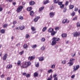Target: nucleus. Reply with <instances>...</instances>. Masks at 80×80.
Masks as SVG:
<instances>
[{
	"label": "nucleus",
	"mask_w": 80,
	"mask_h": 80,
	"mask_svg": "<svg viewBox=\"0 0 80 80\" xmlns=\"http://www.w3.org/2000/svg\"><path fill=\"white\" fill-rule=\"evenodd\" d=\"M37 46L36 44L33 45L32 46H31V47H32V48H36Z\"/></svg>",
	"instance_id": "5701e85b"
},
{
	"label": "nucleus",
	"mask_w": 80,
	"mask_h": 80,
	"mask_svg": "<svg viewBox=\"0 0 80 80\" xmlns=\"http://www.w3.org/2000/svg\"><path fill=\"white\" fill-rule=\"evenodd\" d=\"M73 37H78L80 35V33L77 32H74L73 34Z\"/></svg>",
	"instance_id": "39448f33"
},
{
	"label": "nucleus",
	"mask_w": 80,
	"mask_h": 80,
	"mask_svg": "<svg viewBox=\"0 0 80 80\" xmlns=\"http://www.w3.org/2000/svg\"><path fill=\"white\" fill-rule=\"evenodd\" d=\"M65 5L64 4H61L60 5V8H64Z\"/></svg>",
	"instance_id": "c756f323"
},
{
	"label": "nucleus",
	"mask_w": 80,
	"mask_h": 80,
	"mask_svg": "<svg viewBox=\"0 0 80 80\" xmlns=\"http://www.w3.org/2000/svg\"><path fill=\"white\" fill-rule=\"evenodd\" d=\"M19 28L21 30H23V29L25 28V27H24L23 25H22L20 27H19Z\"/></svg>",
	"instance_id": "412c9836"
},
{
	"label": "nucleus",
	"mask_w": 80,
	"mask_h": 80,
	"mask_svg": "<svg viewBox=\"0 0 80 80\" xmlns=\"http://www.w3.org/2000/svg\"><path fill=\"white\" fill-rule=\"evenodd\" d=\"M36 67H39V62H38L35 65Z\"/></svg>",
	"instance_id": "79ce46f5"
},
{
	"label": "nucleus",
	"mask_w": 80,
	"mask_h": 80,
	"mask_svg": "<svg viewBox=\"0 0 80 80\" xmlns=\"http://www.w3.org/2000/svg\"><path fill=\"white\" fill-rule=\"evenodd\" d=\"M75 60V59L73 58H71L69 62L68 63V66L70 67V66H72L73 64V62Z\"/></svg>",
	"instance_id": "f03ea898"
},
{
	"label": "nucleus",
	"mask_w": 80,
	"mask_h": 80,
	"mask_svg": "<svg viewBox=\"0 0 80 80\" xmlns=\"http://www.w3.org/2000/svg\"><path fill=\"white\" fill-rule=\"evenodd\" d=\"M49 3L48 0H47L46 1H44V4H47V3Z\"/></svg>",
	"instance_id": "a19ab883"
},
{
	"label": "nucleus",
	"mask_w": 80,
	"mask_h": 80,
	"mask_svg": "<svg viewBox=\"0 0 80 80\" xmlns=\"http://www.w3.org/2000/svg\"><path fill=\"white\" fill-rule=\"evenodd\" d=\"M29 13L30 16L31 17H33L34 16V12L33 11H30Z\"/></svg>",
	"instance_id": "9b49d317"
},
{
	"label": "nucleus",
	"mask_w": 80,
	"mask_h": 80,
	"mask_svg": "<svg viewBox=\"0 0 80 80\" xmlns=\"http://www.w3.org/2000/svg\"><path fill=\"white\" fill-rule=\"evenodd\" d=\"M3 10V8L1 7V5H0V12H2Z\"/></svg>",
	"instance_id": "c03bdc74"
},
{
	"label": "nucleus",
	"mask_w": 80,
	"mask_h": 80,
	"mask_svg": "<svg viewBox=\"0 0 80 80\" xmlns=\"http://www.w3.org/2000/svg\"><path fill=\"white\" fill-rule=\"evenodd\" d=\"M77 20V18L75 17L73 18V20Z\"/></svg>",
	"instance_id": "6e6d98bb"
},
{
	"label": "nucleus",
	"mask_w": 80,
	"mask_h": 80,
	"mask_svg": "<svg viewBox=\"0 0 80 80\" xmlns=\"http://www.w3.org/2000/svg\"><path fill=\"white\" fill-rule=\"evenodd\" d=\"M7 80H11V78L8 77L7 78Z\"/></svg>",
	"instance_id": "603ef678"
},
{
	"label": "nucleus",
	"mask_w": 80,
	"mask_h": 80,
	"mask_svg": "<svg viewBox=\"0 0 80 80\" xmlns=\"http://www.w3.org/2000/svg\"><path fill=\"white\" fill-rule=\"evenodd\" d=\"M58 75V74H57L56 73L54 74L53 75V78H55Z\"/></svg>",
	"instance_id": "f704fd0d"
},
{
	"label": "nucleus",
	"mask_w": 80,
	"mask_h": 80,
	"mask_svg": "<svg viewBox=\"0 0 80 80\" xmlns=\"http://www.w3.org/2000/svg\"><path fill=\"white\" fill-rule=\"evenodd\" d=\"M35 2L33 1H31L29 2L30 5H33Z\"/></svg>",
	"instance_id": "f3484780"
},
{
	"label": "nucleus",
	"mask_w": 80,
	"mask_h": 80,
	"mask_svg": "<svg viewBox=\"0 0 80 80\" xmlns=\"http://www.w3.org/2000/svg\"><path fill=\"white\" fill-rule=\"evenodd\" d=\"M78 10V8H75V9H74V11L75 12H77Z\"/></svg>",
	"instance_id": "49530a36"
},
{
	"label": "nucleus",
	"mask_w": 80,
	"mask_h": 80,
	"mask_svg": "<svg viewBox=\"0 0 80 80\" xmlns=\"http://www.w3.org/2000/svg\"><path fill=\"white\" fill-rule=\"evenodd\" d=\"M48 72L49 73H51V72H53V71H52V69H50L48 71Z\"/></svg>",
	"instance_id": "4c0bfd02"
},
{
	"label": "nucleus",
	"mask_w": 80,
	"mask_h": 80,
	"mask_svg": "<svg viewBox=\"0 0 80 80\" xmlns=\"http://www.w3.org/2000/svg\"><path fill=\"white\" fill-rule=\"evenodd\" d=\"M22 75H23V76H26L27 75V73L26 72H23L22 73Z\"/></svg>",
	"instance_id": "8fccbe9b"
},
{
	"label": "nucleus",
	"mask_w": 80,
	"mask_h": 80,
	"mask_svg": "<svg viewBox=\"0 0 80 80\" xmlns=\"http://www.w3.org/2000/svg\"><path fill=\"white\" fill-rule=\"evenodd\" d=\"M32 10V7H28L27 8V10L28 12H30Z\"/></svg>",
	"instance_id": "2eb2a0df"
},
{
	"label": "nucleus",
	"mask_w": 80,
	"mask_h": 80,
	"mask_svg": "<svg viewBox=\"0 0 80 80\" xmlns=\"http://www.w3.org/2000/svg\"><path fill=\"white\" fill-rule=\"evenodd\" d=\"M72 78H75V75H72L71 77Z\"/></svg>",
	"instance_id": "680f3d73"
},
{
	"label": "nucleus",
	"mask_w": 80,
	"mask_h": 80,
	"mask_svg": "<svg viewBox=\"0 0 80 80\" xmlns=\"http://www.w3.org/2000/svg\"><path fill=\"white\" fill-rule=\"evenodd\" d=\"M69 20H68V19H64L62 22V23H69Z\"/></svg>",
	"instance_id": "6e6552de"
},
{
	"label": "nucleus",
	"mask_w": 80,
	"mask_h": 80,
	"mask_svg": "<svg viewBox=\"0 0 80 80\" xmlns=\"http://www.w3.org/2000/svg\"><path fill=\"white\" fill-rule=\"evenodd\" d=\"M31 29L32 32H34L36 30V28H35L33 27H31Z\"/></svg>",
	"instance_id": "b1692460"
},
{
	"label": "nucleus",
	"mask_w": 80,
	"mask_h": 80,
	"mask_svg": "<svg viewBox=\"0 0 80 80\" xmlns=\"http://www.w3.org/2000/svg\"><path fill=\"white\" fill-rule=\"evenodd\" d=\"M8 25L6 24H4L3 26V28H6V27H7Z\"/></svg>",
	"instance_id": "2f4dec72"
},
{
	"label": "nucleus",
	"mask_w": 80,
	"mask_h": 80,
	"mask_svg": "<svg viewBox=\"0 0 80 80\" xmlns=\"http://www.w3.org/2000/svg\"><path fill=\"white\" fill-rule=\"evenodd\" d=\"M8 56V55L7 54H5L3 56L2 58V59L3 60H5L7 58V56Z\"/></svg>",
	"instance_id": "9d476101"
},
{
	"label": "nucleus",
	"mask_w": 80,
	"mask_h": 80,
	"mask_svg": "<svg viewBox=\"0 0 80 80\" xmlns=\"http://www.w3.org/2000/svg\"><path fill=\"white\" fill-rule=\"evenodd\" d=\"M31 65V62H30L29 61L27 62H25L24 63L22 64V66H21L22 68H27L29 66Z\"/></svg>",
	"instance_id": "f257e3e1"
},
{
	"label": "nucleus",
	"mask_w": 80,
	"mask_h": 80,
	"mask_svg": "<svg viewBox=\"0 0 80 80\" xmlns=\"http://www.w3.org/2000/svg\"><path fill=\"white\" fill-rule=\"evenodd\" d=\"M42 42H45V38H42Z\"/></svg>",
	"instance_id": "3c124183"
},
{
	"label": "nucleus",
	"mask_w": 80,
	"mask_h": 80,
	"mask_svg": "<svg viewBox=\"0 0 80 80\" xmlns=\"http://www.w3.org/2000/svg\"><path fill=\"white\" fill-rule=\"evenodd\" d=\"M17 64L18 66H20V65H21V61L20 60L18 61V62L17 63Z\"/></svg>",
	"instance_id": "393cba45"
},
{
	"label": "nucleus",
	"mask_w": 80,
	"mask_h": 80,
	"mask_svg": "<svg viewBox=\"0 0 80 80\" xmlns=\"http://www.w3.org/2000/svg\"><path fill=\"white\" fill-rule=\"evenodd\" d=\"M52 68H55V65H53L52 66Z\"/></svg>",
	"instance_id": "e2e57ef3"
},
{
	"label": "nucleus",
	"mask_w": 80,
	"mask_h": 80,
	"mask_svg": "<svg viewBox=\"0 0 80 80\" xmlns=\"http://www.w3.org/2000/svg\"><path fill=\"white\" fill-rule=\"evenodd\" d=\"M39 61H43V60H44V58L43 57L39 58Z\"/></svg>",
	"instance_id": "a211bd4d"
},
{
	"label": "nucleus",
	"mask_w": 80,
	"mask_h": 80,
	"mask_svg": "<svg viewBox=\"0 0 80 80\" xmlns=\"http://www.w3.org/2000/svg\"><path fill=\"white\" fill-rule=\"evenodd\" d=\"M8 2H13V0H6Z\"/></svg>",
	"instance_id": "864d4df0"
},
{
	"label": "nucleus",
	"mask_w": 80,
	"mask_h": 80,
	"mask_svg": "<svg viewBox=\"0 0 80 80\" xmlns=\"http://www.w3.org/2000/svg\"><path fill=\"white\" fill-rule=\"evenodd\" d=\"M23 18V17L21 16H20L19 17V19L20 20H22Z\"/></svg>",
	"instance_id": "09e8293b"
},
{
	"label": "nucleus",
	"mask_w": 80,
	"mask_h": 80,
	"mask_svg": "<svg viewBox=\"0 0 80 80\" xmlns=\"http://www.w3.org/2000/svg\"><path fill=\"white\" fill-rule=\"evenodd\" d=\"M12 68V65L10 64L8 65L6 67V68H8V69H10Z\"/></svg>",
	"instance_id": "1a4fd4ad"
},
{
	"label": "nucleus",
	"mask_w": 80,
	"mask_h": 80,
	"mask_svg": "<svg viewBox=\"0 0 80 80\" xmlns=\"http://www.w3.org/2000/svg\"><path fill=\"white\" fill-rule=\"evenodd\" d=\"M34 22H37V21H38V20L36 18H35L34 19Z\"/></svg>",
	"instance_id": "5fc2aeb1"
},
{
	"label": "nucleus",
	"mask_w": 80,
	"mask_h": 80,
	"mask_svg": "<svg viewBox=\"0 0 80 80\" xmlns=\"http://www.w3.org/2000/svg\"><path fill=\"white\" fill-rule=\"evenodd\" d=\"M26 3L25 2H22V4L23 5H25Z\"/></svg>",
	"instance_id": "338daca9"
},
{
	"label": "nucleus",
	"mask_w": 80,
	"mask_h": 80,
	"mask_svg": "<svg viewBox=\"0 0 80 80\" xmlns=\"http://www.w3.org/2000/svg\"><path fill=\"white\" fill-rule=\"evenodd\" d=\"M44 9V7H42L41 8H40L39 9V12H42L43 10Z\"/></svg>",
	"instance_id": "aec40b11"
},
{
	"label": "nucleus",
	"mask_w": 80,
	"mask_h": 80,
	"mask_svg": "<svg viewBox=\"0 0 80 80\" xmlns=\"http://www.w3.org/2000/svg\"><path fill=\"white\" fill-rule=\"evenodd\" d=\"M12 5H14V6H15V5H16V2H14L12 3Z\"/></svg>",
	"instance_id": "0e129e2a"
},
{
	"label": "nucleus",
	"mask_w": 80,
	"mask_h": 80,
	"mask_svg": "<svg viewBox=\"0 0 80 80\" xmlns=\"http://www.w3.org/2000/svg\"><path fill=\"white\" fill-rule=\"evenodd\" d=\"M45 47L44 46H42V47H41V49L42 50H45Z\"/></svg>",
	"instance_id": "58836bf2"
},
{
	"label": "nucleus",
	"mask_w": 80,
	"mask_h": 80,
	"mask_svg": "<svg viewBox=\"0 0 80 80\" xmlns=\"http://www.w3.org/2000/svg\"><path fill=\"white\" fill-rule=\"evenodd\" d=\"M63 3V2H59V0H58V5H61L62 4V3Z\"/></svg>",
	"instance_id": "cd10ccee"
},
{
	"label": "nucleus",
	"mask_w": 80,
	"mask_h": 80,
	"mask_svg": "<svg viewBox=\"0 0 80 80\" xmlns=\"http://www.w3.org/2000/svg\"><path fill=\"white\" fill-rule=\"evenodd\" d=\"M59 28L58 27H56L55 28V30H59Z\"/></svg>",
	"instance_id": "a18cd8bd"
},
{
	"label": "nucleus",
	"mask_w": 80,
	"mask_h": 80,
	"mask_svg": "<svg viewBox=\"0 0 80 80\" xmlns=\"http://www.w3.org/2000/svg\"><path fill=\"white\" fill-rule=\"evenodd\" d=\"M5 30L4 29H1L0 31V33H2V34L5 33Z\"/></svg>",
	"instance_id": "4468645a"
},
{
	"label": "nucleus",
	"mask_w": 80,
	"mask_h": 80,
	"mask_svg": "<svg viewBox=\"0 0 80 80\" xmlns=\"http://www.w3.org/2000/svg\"><path fill=\"white\" fill-rule=\"evenodd\" d=\"M55 13L52 12L49 13L50 18H52L55 16Z\"/></svg>",
	"instance_id": "423d86ee"
},
{
	"label": "nucleus",
	"mask_w": 80,
	"mask_h": 80,
	"mask_svg": "<svg viewBox=\"0 0 80 80\" xmlns=\"http://www.w3.org/2000/svg\"><path fill=\"white\" fill-rule=\"evenodd\" d=\"M23 8V7L22 6H20L18 7L16 10L17 12L19 13V12H22Z\"/></svg>",
	"instance_id": "7ed1b4c3"
},
{
	"label": "nucleus",
	"mask_w": 80,
	"mask_h": 80,
	"mask_svg": "<svg viewBox=\"0 0 80 80\" xmlns=\"http://www.w3.org/2000/svg\"><path fill=\"white\" fill-rule=\"evenodd\" d=\"M53 31V29L52 28H49V29L48 32L51 33V32H52Z\"/></svg>",
	"instance_id": "4be33fe9"
},
{
	"label": "nucleus",
	"mask_w": 80,
	"mask_h": 80,
	"mask_svg": "<svg viewBox=\"0 0 80 80\" xmlns=\"http://www.w3.org/2000/svg\"><path fill=\"white\" fill-rule=\"evenodd\" d=\"M73 72H75L76 70H77L79 68H80V66L79 65H76L75 66H73Z\"/></svg>",
	"instance_id": "20e7f679"
},
{
	"label": "nucleus",
	"mask_w": 80,
	"mask_h": 80,
	"mask_svg": "<svg viewBox=\"0 0 80 80\" xmlns=\"http://www.w3.org/2000/svg\"><path fill=\"white\" fill-rule=\"evenodd\" d=\"M46 30H47V27H45L43 28L42 31L44 32H45Z\"/></svg>",
	"instance_id": "bb28decb"
},
{
	"label": "nucleus",
	"mask_w": 80,
	"mask_h": 80,
	"mask_svg": "<svg viewBox=\"0 0 80 80\" xmlns=\"http://www.w3.org/2000/svg\"><path fill=\"white\" fill-rule=\"evenodd\" d=\"M26 77L27 78H29V77H30V74H26Z\"/></svg>",
	"instance_id": "c9c22d12"
},
{
	"label": "nucleus",
	"mask_w": 80,
	"mask_h": 80,
	"mask_svg": "<svg viewBox=\"0 0 80 80\" xmlns=\"http://www.w3.org/2000/svg\"><path fill=\"white\" fill-rule=\"evenodd\" d=\"M38 73H37V72H35L34 74V77H38Z\"/></svg>",
	"instance_id": "6ab92c4d"
},
{
	"label": "nucleus",
	"mask_w": 80,
	"mask_h": 80,
	"mask_svg": "<svg viewBox=\"0 0 80 80\" xmlns=\"http://www.w3.org/2000/svg\"><path fill=\"white\" fill-rule=\"evenodd\" d=\"M68 1H67L66 2L65 5H68Z\"/></svg>",
	"instance_id": "4d7b16f0"
},
{
	"label": "nucleus",
	"mask_w": 80,
	"mask_h": 80,
	"mask_svg": "<svg viewBox=\"0 0 80 80\" xmlns=\"http://www.w3.org/2000/svg\"><path fill=\"white\" fill-rule=\"evenodd\" d=\"M53 2L54 3H58V0H54Z\"/></svg>",
	"instance_id": "473e14b6"
},
{
	"label": "nucleus",
	"mask_w": 80,
	"mask_h": 80,
	"mask_svg": "<svg viewBox=\"0 0 80 80\" xmlns=\"http://www.w3.org/2000/svg\"><path fill=\"white\" fill-rule=\"evenodd\" d=\"M30 37V35H29V34H27L26 35V38H29Z\"/></svg>",
	"instance_id": "ea45409f"
},
{
	"label": "nucleus",
	"mask_w": 80,
	"mask_h": 80,
	"mask_svg": "<svg viewBox=\"0 0 80 80\" xmlns=\"http://www.w3.org/2000/svg\"><path fill=\"white\" fill-rule=\"evenodd\" d=\"M73 7H74V6H73V5H70L69 6V8L70 9H73Z\"/></svg>",
	"instance_id": "7c9ffc66"
},
{
	"label": "nucleus",
	"mask_w": 80,
	"mask_h": 80,
	"mask_svg": "<svg viewBox=\"0 0 80 80\" xmlns=\"http://www.w3.org/2000/svg\"><path fill=\"white\" fill-rule=\"evenodd\" d=\"M27 47H28V46L27 44H24L23 46V48H27Z\"/></svg>",
	"instance_id": "a878e982"
},
{
	"label": "nucleus",
	"mask_w": 80,
	"mask_h": 80,
	"mask_svg": "<svg viewBox=\"0 0 80 80\" xmlns=\"http://www.w3.org/2000/svg\"><path fill=\"white\" fill-rule=\"evenodd\" d=\"M52 39L56 42H57V41H59V40H60V38H59L54 37V38H53Z\"/></svg>",
	"instance_id": "f8f14e48"
},
{
	"label": "nucleus",
	"mask_w": 80,
	"mask_h": 80,
	"mask_svg": "<svg viewBox=\"0 0 80 80\" xmlns=\"http://www.w3.org/2000/svg\"><path fill=\"white\" fill-rule=\"evenodd\" d=\"M35 59V57L34 56H30L28 58V60L29 61H31V60H33Z\"/></svg>",
	"instance_id": "0eeeda50"
},
{
	"label": "nucleus",
	"mask_w": 80,
	"mask_h": 80,
	"mask_svg": "<svg viewBox=\"0 0 80 80\" xmlns=\"http://www.w3.org/2000/svg\"><path fill=\"white\" fill-rule=\"evenodd\" d=\"M36 18L38 20V19L40 18V16H37Z\"/></svg>",
	"instance_id": "69168bd1"
},
{
	"label": "nucleus",
	"mask_w": 80,
	"mask_h": 80,
	"mask_svg": "<svg viewBox=\"0 0 80 80\" xmlns=\"http://www.w3.org/2000/svg\"><path fill=\"white\" fill-rule=\"evenodd\" d=\"M54 80H58V78L57 77L55 78Z\"/></svg>",
	"instance_id": "774afa93"
},
{
	"label": "nucleus",
	"mask_w": 80,
	"mask_h": 80,
	"mask_svg": "<svg viewBox=\"0 0 80 80\" xmlns=\"http://www.w3.org/2000/svg\"><path fill=\"white\" fill-rule=\"evenodd\" d=\"M67 11V8H64L63 10V12H65Z\"/></svg>",
	"instance_id": "37998d69"
},
{
	"label": "nucleus",
	"mask_w": 80,
	"mask_h": 80,
	"mask_svg": "<svg viewBox=\"0 0 80 80\" xmlns=\"http://www.w3.org/2000/svg\"><path fill=\"white\" fill-rule=\"evenodd\" d=\"M62 63L63 64H65L66 63V61L64 60L62 61Z\"/></svg>",
	"instance_id": "de8ad7c7"
},
{
	"label": "nucleus",
	"mask_w": 80,
	"mask_h": 80,
	"mask_svg": "<svg viewBox=\"0 0 80 80\" xmlns=\"http://www.w3.org/2000/svg\"><path fill=\"white\" fill-rule=\"evenodd\" d=\"M55 34V31L51 32V35L52 36H53V35H54Z\"/></svg>",
	"instance_id": "72a5a7b5"
},
{
	"label": "nucleus",
	"mask_w": 80,
	"mask_h": 80,
	"mask_svg": "<svg viewBox=\"0 0 80 80\" xmlns=\"http://www.w3.org/2000/svg\"><path fill=\"white\" fill-rule=\"evenodd\" d=\"M23 53H24V51H22L19 53V55H22L23 54Z\"/></svg>",
	"instance_id": "c85d7f7f"
},
{
	"label": "nucleus",
	"mask_w": 80,
	"mask_h": 80,
	"mask_svg": "<svg viewBox=\"0 0 80 80\" xmlns=\"http://www.w3.org/2000/svg\"><path fill=\"white\" fill-rule=\"evenodd\" d=\"M52 43H51V45L52 46L55 45L56 44V42L55 40H53V39H52Z\"/></svg>",
	"instance_id": "ddd939ff"
},
{
	"label": "nucleus",
	"mask_w": 80,
	"mask_h": 80,
	"mask_svg": "<svg viewBox=\"0 0 80 80\" xmlns=\"http://www.w3.org/2000/svg\"><path fill=\"white\" fill-rule=\"evenodd\" d=\"M13 25H15V24H16V23H17V21H13Z\"/></svg>",
	"instance_id": "052dcab7"
},
{
	"label": "nucleus",
	"mask_w": 80,
	"mask_h": 80,
	"mask_svg": "<svg viewBox=\"0 0 80 80\" xmlns=\"http://www.w3.org/2000/svg\"><path fill=\"white\" fill-rule=\"evenodd\" d=\"M53 77L52 76V74H51L50 76V78L51 80L52 79Z\"/></svg>",
	"instance_id": "13d9d810"
},
{
	"label": "nucleus",
	"mask_w": 80,
	"mask_h": 80,
	"mask_svg": "<svg viewBox=\"0 0 80 80\" xmlns=\"http://www.w3.org/2000/svg\"><path fill=\"white\" fill-rule=\"evenodd\" d=\"M54 9V7L53 6H51L50 7V9L51 10H53Z\"/></svg>",
	"instance_id": "e433bc0d"
},
{
	"label": "nucleus",
	"mask_w": 80,
	"mask_h": 80,
	"mask_svg": "<svg viewBox=\"0 0 80 80\" xmlns=\"http://www.w3.org/2000/svg\"><path fill=\"white\" fill-rule=\"evenodd\" d=\"M61 36L63 38H65V37H67V35L66 33H64L62 34Z\"/></svg>",
	"instance_id": "dca6fc26"
},
{
	"label": "nucleus",
	"mask_w": 80,
	"mask_h": 80,
	"mask_svg": "<svg viewBox=\"0 0 80 80\" xmlns=\"http://www.w3.org/2000/svg\"><path fill=\"white\" fill-rule=\"evenodd\" d=\"M5 77V76L4 75V74H2L1 76V78H3V77Z\"/></svg>",
	"instance_id": "bf43d9fd"
}]
</instances>
